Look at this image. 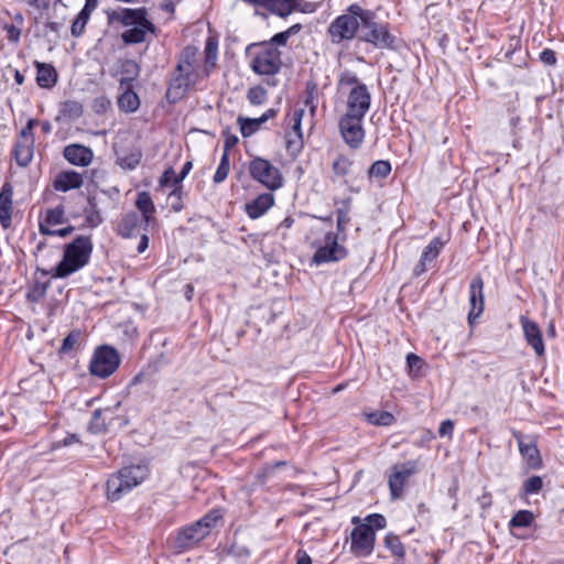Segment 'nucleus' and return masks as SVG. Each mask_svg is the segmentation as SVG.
I'll return each mask as SVG.
<instances>
[{"label": "nucleus", "instance_id": "nucleus-29", "mask_svg": "<svg viewBox=\"0 0 564 564\" xmlns=\"http://www.w3.org/2000/svg\"><path fill=\"white\" fill-rule=\"evenodd\" d=\"M36 83L42 88H52L57 82V73L55 68L45 63L35 62Z\"/></svg>", "mask_w": 564, "mask_h": 564}, {"label": "nucleus", "instance_id": "nucleus-39", "mask_svg": "<svg viewBox=\"0 0 564 564\" xmlns=\"http://www.w3.org/2000/svg\"><path fill=\"white\" fill-rule=\"evenodd\" d=\"M384 545L391 551V553L398 557H403L405 555V550L400 541L399 536L389 533L384 538Z\"/></svg>", "mask_w": 564, "mask_h": 564}, {"label": "nucleus", "instance_id": "nucleus-47", "mask_svg": "<svg viewBox=\"0 0 564 564\" xmlns=\"http://www.w3.org/2000/svg\"><path fill=\"white\" fill-rule=\"evenodd\" d=\"M182 186L174 187L169 194V200L171 202V207L175 212H180L182 209Z\"/></svg>", "mask_w": 564, "mask_h": 564}, {"label": "nucleus", "instance_id": "nucleus-60", "mask_svg": "<svg viewBox=\"0 0 564 564\" xmlns=\"http://www.w3.org/2000/svg\"><path fill=\"white\" fill-rule=\"evenodd\" d=\"M74 230V227L68 226L62 229H52L51 232H46L45 235L48 236H59V237H66Z\"/></svg>", "mask_w": 564, "mask_h": 564}, {"label": "nucleus", "instance_id": "nucleus-4", "mask_svg": "<svg viewBox=\"0 0 564 564\" xmlns=\"http://www.w3.org/2000/svg\"><path fill=\"white\" fill-rule=\"evenodd\" d=\"M367 10L358 4H351L345 13L337 17L328 26V34L333 43L352 40L358 36Z\"/></svg>", "mask_w": 564, "mask_h": 564}, {"label": "nucleus", "instance_id": "nucleus-35", "mask_svg": "<svg viewBox=\"0 0 564 564\" xmlns=\"http://www.w3.org/2000/svg\"><path fill=\"white\" fill-rule=\"evenodd\" d=\"M119 108L126 112H133L140 106L138 95L132 90H126L118 99Z\"/></svg>", "mask_w": 564, "mask_h": 564}, {"label": "nucleus", "instance_id": "nucleus-1", "mask_svg": "<svg viewBox=\"0 0 564 564\" xmlns=\"http://www.w3.org/2000/svg\"><path fill=\"white\" fill-rule=\"evenodd\" d=\"M109 25L126 28L121 40L126 44H139L147 40L148 33H154V24L147 18L145 8H117L106 11Z\"/></svg>", "mask_w": 564, "mask_h": 564}, {"label": "nucleus", "instance_id": "nucleus-30", "mask_svg": "<svg viewBox=\"0 0 564 564\" xmlns=\"http://www.w3.org/2000/svg\"><path fill=\"white\" fill-rule=\"evenodd\" d=\"M135 206L142 214L144 230H147V227L154 220L153 215L155 213V206L150 194L148 192H140L135 200Z\"/></svg>", "mask_w": 564, "mask_h": 564}, {"label": "nucleus", "instance_id": "nucleus-21", "mask_svg": "<svg viewBox=\"0 0 564 564\" xmlns=\"http://www.w3.org/2000/svg\"><path fill=\"white\" fill-rule=\"evenodd\" d=\"M63 154L70 164L77 166H88L94 158L90 148L77 143L65 147Z\"/></svg>", "mask_w": 564, "mask_h": 564}, {"label": "nucleus", "instance_id": "nucleus-17", "mask_svg": "<svg viewBox=\"0 0 564 564\" xmlns=\"http://www.w3.org/2000/svg\"><path fill=\"white\" fill-rule=\"evenodd\" d=\"M304 115V109H295L289 118L290 131L285 134L286 149L290 153H299L303 147V134L301 122Z\"/></svg>", "mask_w": 564, "mask_h": 564}, {"label": "nucleus", "instance_id": "nucleus-63", "mask_svg": "<svg viewBox=\"0 0 564 564\" xmlns=\"http://www.w3.org/2000/svg\"><path fill=\"white\" fill-rule=\"evenodd\" d=\"M293 225V219L290 218V217H286L284 218L280 225H279V228H285V229H289L291 228V226Z\"/></svg>", "mask_w": 564, "mask_h": 564}, {"label": "nucleus", "instance_id": "nucleus-48", "mask_svg": "<svg viewBox=\"0 0 564 564\" xmlns=\"http://www.w3.org/2000/svg\"><path fill=\"white\" fill-rule=\"evenodd\" d=\"M3 31L7 39L12 43H18L21 36V28L14 24H4Z\"/></svg>", "mask_w": 564, "mask_h": 564}, {"label": "nucleus", "instance_id": "nucleus-52", "mask_svg": "<svg viewBox=\"0 0 564 564\" xmlns=\"http://www.w3.org/2000/svg\"><path fill=\"white\" fill-rule=\"evenodd\" d=\"M453 432H454V422L452 420H445L441 423L440 429H438V434L442 437L447 436V437L452 438Z\"/></svg>", "mask_w": 564, "mask_h": 564}, {"label": "nucleus", "instance_id": "nucleus-49", "mask_svg": "<svg viewBox=\"0 0 564 564\" xmlns=\"http://www.w3.org/2000/svg\"><path fill=\"white\" fill-rule=\"evenodd\" d=\"M423 364V360L415 354H409L406 356V365L410 372H417L422 368Z\"/></svg>", "mask_w": 564, "mask_h": 564}, {"label": "nucleus", "instance_id": "nucleus-10", "mask_svg": "<svg viewBox=\"0 0 564 564\" xmlns=\"http://www.w3.org/2000/svg\"><path fill=\"white\" fill-rule=\"evenodd\" d=\"M359 40L371 43L378 48H390L394 43V36L390 34L384 25L375 21L373 13L369 10L366 12Z\"/></svg>", "mask_w": 564, "mask_h": 564}, {"label": "nucleus", "instance_id": "nucleus-59", "mask_svg": "<svg viewBox=\"0 0 564 564\" xmlns=\"http://www.w3.org/2000/svg\"><path fill=\"white\" fill-rule=\"evenodd\" d=\"M296 564H312L311 556L303 550L296 552Z\"/></svg>", "mask_w": 564, "mask_h": 564}, {"label": "nucleus", "instance_id": "nucleus-12", "mask_svg": "<svg viewBox=\"0 0 564 564\" xmlns=\"http://www.w3.org/2000/svg\"><path fill=\"white\" fill-rule=\"evenodd\" d=\"M246 4L253 7L257 11L259 8H265L272 13L280 17H286L294 10L302 12L313 11L310 4L302 6V0H241Z\"/></svg>", "mask_w": 564, "mask_h": 564}, {"label": "nucleus", "instance_id": "nucleus-51", "mask_svg": "<svg viewBox=\"0 0 564 564\" xmlns=\"http://www.w3.org/2000/svg\"><path fill=\"white\" fill-rule=\"evenodd\" d=\"M174 177H177V175L175 174L174 170L173 169H167L161 180H160V185L162 187H165V186H173V187H176V186H182L181 184H175L174 183Z\"/></svg>", "mask_w": 564, "mask_h": 564}, {"label": "nucleus", "instance_id": "nucleus-57", "mask_svg": "<svg viewBox=\"0 0 564 564\" xmlns=\"http://www.w3.org/2000/svg\"><path fill=\"white\" fill-rule=\"evenodd\" d=\"M289 39L290 37H289L288 33H285V31H283V32L275 34L267 43H272V45L276 47V45H285Z\"/></svg>", "mask_w": 564, "mask_h": 564}, {"label": "nucleus", "instance_id": "nucleus-7", "mask_svg": "<svg viewBox=\"0 0 564 564\" xmlns=\"http://www.w3.org/2000/svg\"><path fill=\"white\" fill-rule=\"evenodd\" d=\"M218 511H212L200 520L184 527L175 536L174 547L180 552L197 545L210 532V529L220 519Z\"/></svg>", "mask_w": 564, "mask_h": 564}, {"label": "nucleus", "instance_id": "nucleus-41", "mask_svg": "<svg viewBox=\"0 0 564 564\" xmlns=\"http://www.w3.org/2000/svg\"><path fill=\"white\" fill-rule=\"evenodd\" d=\"M391 172V164L388 161H376L369 169L370 177L384 178Z\"/></svg>", "mask_w": 564, "mask_h": 564}, {"label": "nucleus", "instance_id": "nucleus-37", "mask_svg": "<svg viewBox=\"0 0 564 564\" xmlns=\"http://www.w3.org/2000/svg\"><path fill=\"white\" fill-rule=\"evenodd\" d=\"M230 171L229 154L227 150L224 151L219 165L214 174V183L219 184L226 180Z\"/></svg>", "mask_w": 564, "mask_h": 564}, {"label": "nucleus", "instance_id": "nucleus-8", "mask_svg": "<svg viewBox=\"0 0 564 564\" xmlns=\"http://www.w3.org/2000/svg\"><path fill=\"white\" fill-rule=\"evenodd\" d=\"M120 365L118 351L108 345L99 346L95 349L89 362V371L98 378H108Z\"/></svg>", "mask_w": 564, "mask_h": 564}, {"label": "nucleus", "instance_id": "nucleus-5", "mask_svg": "<svg viewBox=\"0 0 564 564\" xmlns=\"http://www.w3.org/2000/svg\"><path fill=\"white\" fill-rule=\"evenodd\" d=\"M144 465L124 467L111 475L107 481V497L111 501L120 500L127 492L139 486L148 477Z\"/></svg>", "mask_w": 564, "mask_h": 564}, {"label": "nucleus", "instance_id": "nucleus-11", "mask_svg": "<svg viewBox=\"0 0 564 564\" xmlns=\"http://www.w3.org/2000/svg\"><path fill=\"white\" fill-rule=\"evenodd\" d=\"M249 172L253 180L269 189H278L283 184V177L279 169L262 158H256L250 162Z\"/></svg>", "mask_w": 564, "mask_h": 564}, {"label": "nucleus", "instance_id": "nucleus-46", "mask_svg": "<svg viewBox=\"0 0 564 564\" xmlns=\"http://www.w3.org/2000/svg\"><path fill=\"white\" fill-rule=\"evenodd\" d=\"M82 337V333L78 329L72 330L66 338L63 340V345L61 347L62 352H67L72 350L79 341Z\"/></svg>", "mask_w": 564, "mask_h": 564}, {"label": "nucleus", "instance_id": "nucleus-19", "mask_svg": "<svg viewBox=\"0 0 564 564\" xmlns=\"http://www.w3.org/2000/svg\"><path fill=\"white\" fill-rule=\"evenodd\" d=\"M469 304L470 310L468 321L471 324L475 318H478L484 312V281L477 275L469 285Z\"/></svg>", "mask_w": 564, "mask_h": 564}, {"label": "nucleus", "instance_id": "nucleus-58", "mask_svg": "<svg viewBox=\"0 0 564 564\" xmlns=\"http://www.w3.org/2000/svg\"><path fill=\"white\" fill-rule=\"evenodd\" d=\"M193 167V163L191 161H187L184 163L180 174L177 175V177H174V183L175 184H181V182L187 176V174L191 172Z\"/></svg>", "mask_w": 564, "mask_h": 564}, {"label": "nucleus", "instance_id": "nucleus-62", "mask_svg": "<svg viewBox=\"0 0 564 564\" xmlns=\"http://www.w3.org/2000/svg\"><path fill=\"white\" fill-rule=\"evenodd\" d=\"M13 73H14V80H15V83L18 85H22L24 83V79H25L24 75L20 70H18V69H14Z\"/></svg>", "mask_w": 564, "mask_h": 564}, {"label": "nucleus", "instance_id": "nucleus-28", "mask_svg": "<svg viewBox=\"0 0 564 564\" xmlns=\"http://www.w3.org/2000/svg\"><path fill=\"white\" fill-rule=\"evenodd\" d=\"M65 221L64 207L58 205L54 208L47 209L43 219L40 220L41 234L51 232L52 227L61 225Z\"/></svg>", "mask_w": 564, "mask_h": 564}, {"label": "nucleus", "instance_id": "nucleus-15", "mask_svg": "<svg viewBox=\"0 0 564 564\" xmlns=\"http://www.w3.org/2000/svg\"><path fill=\"white\" fill-rule=\"evenodd\" d=\"M371 105V94L367 86H356L347 91L346 115H356L364 117L369 111Z\"/></svg>", "mask_w": 564, "mask_h": 564}, {"label": "nucleus", "instance_id": "nucleus-31", "mask_svg": "<svg viewBox=\"0 0 564 564\" xmlns=\"http://www.w3.org/2000/svg\"><path fill=\"white\" fill-rule=\"evenodd\" d=\"M34 152V140L18 138L14 147V155L19 165L26 166Z\"/></svg>", "mask_w": 564, "mask_h": 564}, {"label": "nucleus", "instance_id": "nucleus-26", "mask_svg": "<svg viewBox=\"0 0 564 564\" xmlns=\"http://www.w3.org/2000/svg\"><path fill=\"white\" fill-rule=\"evenodd\" d=\"M275 116L274 109L267 110L261 117L259 118H238V123L240 126V131L243 137H250L256 131L259 130L262 123H264L267 120Z\"/></svg>", "mask_w": 564, "mask_h": 564}, {"label": "nucleus", "instance_id": "nucleus-27", "mask_svg": "<svg viewBox=\"0 0 564 564\" xmlns=\"http://www.w3.org/2000/svg\"><path fill=\"white\" fill-rule=\"evenodd\" d=\"M113 419V411L110 408L107 409H98L94 411L90 423L89 431L95 434L105 433L108 430L110 421Z\"/></svg>", "mask_w": 564, "mask_h": 564}, {"label": "nucleus", "instance_id": "nucleus-45", "mask_svg": "<svg viewBox=\"0 0 564 564\" xmlns=\"http://www.w3.org/2000/svg\"><path fill=\"white\" fill-rule=\"evenodd\" d=\"M542 486V478L540 476H532L523 482V490L527 495H532L539 492Z\"/></svg>", "mask_w": 564, "mask_h": 564}, {"label": "nucleus", "instance_id": "nucleus-44", "mask_svg": "<svg viewBox=\"0 0 564 564\" xmlns=\"http://www.w3.org/2000/svg\"><path fill=\"white\" fill-rule=\"evenodd\" d=\"M339 85L343 89H347V91L350 88H355L356 86H366L365 84L360 83L358 77L349 72H345L340 75L339 78Z\"/></svg>", "mask_w": 564, "mask_h": 564}, {"label": "nucleus", "instance_id": "nucleus-40", "mask_svg": "<svg viewBox=\"0 0 564 564\" xmlns=\"http://www.w3.org/2000/svg\"><path fill=\"white\" fill-rule=\"evenodd\" d=\"M394 417L390 412L378 411L368 414V422L378 426H389L393 423Z\"/></svg>", "mask_w": 564, "mask_h": 564}, {"label": "nucleus", "instance_id": "nucleus-32", "mask_svg": "<svg viewBox=\"0 0 564 564\" xmlns=\"http://www.w3.org/2000/svg\"><path fill=\"white\" fill-rule=\"evenodd\" d=\"M141 219L137 213L124 215L118 224L117 232L123 238H131L137 235Z\"/></svg>", "mask_w": 564, "mask_h": 564}, {"label": "nucleus", "instance_id": "nucleus-50", "mask_svg": "<svg viewBox=\"0 0 564 564\" xmlns=\"http://www.w3.org/2000/svg\"><path fill=\"white\" fill-rule=\"evenodd\" d=\"M368 523L367 525H370L372 529H383L387 525V520L383 516L373 513L367 517Z\"/></svg>", "mask_w": 564, "mask_h": 564}, {"label": "nucleus", "instance_id": "nucleus-61", "mask_svg": "<svg viewBox=\"0 0 564 564\" xmlns=\"http://www.w3.org/2000/svg\"><path fill=\"white\" fill-rule=\"evenodd\" d=\"M149 246V237L148 235L144 232L141 235V238H140V241H139V245L137 247V250L139 253H142L147 250Z\"/></svg>", "mask_w": 564, "mask_h": 564}, {"label": "nucleus", "instance_id": "nucleus-55", "mask_svg": "<svg viewBox=\"0 0 564 564\" xmlns=\"http://www.w3.org/2000/svg\"><path fill=\"white\" fill-rule=\"evenodd\" d=\"M35 123L36 121L34 119H30L26 126L21 130L19 138L34 140L33 128Z\"/></svg>", "mask_w": 564, "mask_h": 564}, {"label": "nucleus", "instance_id": "nucleus-64", "mask_svg": "<svg viewBox=\"0 0 564 564\" xmlns=\"http://www.w3.org/2000/svg\"><path fill=\"white\" fill-rule=\"evenodd\" d=\"M300 30H301V25L300 24H295V25H292L291 28H289L285 31V33H288V35L290 37L291 35L296 34Z\"/></svg>", "mask_w": 564, "mask_h": 564}, {"label": "nucleus", "instance_id": "nucleus-22", "mask_svg": "<svg viewBox=\"0 0 564 564\" xmlns=\"http://www.w3.org/2000/svg\"><path fill=\"white\" fill-rule=\"evenodd\" d=\"M13 187L10 183H4L0 191V223L7 229L11 226L13 209Z\"/></svg>", "mask_w": 564, "mask_h": 564}, {"label": "nucleus", "instance_id": "nucleus-53", "mask_svg": "<svg viewBox=\"0 0 564 564\" xmlns=\"http://www.w3.org/2000/svg\"><path fill=\"white\" fill-rule=\"evenodd\" d=\"M86 221L90 227H97L101 224L102 218L99 214V212L91 209L86 212Z\"/></svg>", "mask_w": 564, "mask_h": 564}, {"label": "nucleus", "instance_id": "nucleus-24", "mask_svg": "<svg viewBox=\"0 0 564 564\" xmlns=\"http://www.w3.org/2000/svg\"><path fill=\"white\" fill-rule=\"evenodd\" d=\"M443 247L444 242L440 238L432 239L424 249L421 259L414 269V273L420 275L425 272L427 263L434 261L437 258Z\"/></svg>", "mask_w": 564, "mask_h": 564}, {"label": "nucleus", "instance_id": "nucleus-38", "mask_svg": "<svg viewBox=\"0 0 564 564\" xmlns=\"http://www.w3.org/2000/svg\"><path fill=\"white\" fill-rule=\"evenodd\" d=\"M217 58V43L213 39H208L205 44V63L206 68L204 75H208L209 67L215 65Z\"/></svg>", "mask_w": 564, "mask_h": 564}, {"label": "nucleus", "instance_id": "nucleus-33", "mask_svg": "<svg viewBox=\"0 0 564 564\" xmlns=\"http://www.w3.org/2000/svg\"><path fill=\"white\" fill-rule=\"evenodd\" d=\"M115 151L117 155V163L124 170H133L135 169L141 160V152L138 149L131 150L130 152H126L115 145Z\"/></svg>", "mask_w": 564, "mask_h": 564}, {"label": "nucleus", "instance_id": "nucleus-25", "mask_svg": "<svg viewBox=\"0 0 564 564\" xmlns=\"http://www.w3.org/2000/svg\"><path fill=\"white\" fill-rule=\"evenodd\" d=\"M274 203V197L270 193L259 195L246 206L247 214L250 218L257 219L261 217Z\"/></svg>", "mask_w": 564, "mask_h": 564}, {"label": "nucleus", "instance_id": "nucleus-3", "mask_svg": "<svg viewBox=\"0 0 564 564\" xmlns=\"http://www.w3.org/2000/svg\"><path fill=\"white\" fill-rule=\"evenodd\" d=\"M200 77L198 50L194 46H186L181 53L176 75L171 82L167 96L181 97L196 85Z\"/></svg>", "mask_w": 564, "mask_h": 564}, {"label": "nucleus", "instance_id": "nucleus-9", "mask_svg": "<svg viewBox=\"0 0 564 564\" xmlns=\"http://www.w3.org/2000/svg\"><path fill=\"white\" fill-rule=\"evenodd\" d=\"M313 247L316 251L312 262L316 265L339 261L347 254L346 249L338 243L337 235L332 231L325 232L322 240L314 241Z\"/></svg>", "mask_w": 564, "mask_h": 564}, {"label": "nucleus", "instance_id": "nucleus-54", "mask_svg": "<svg viewBox=\"0 0 564 564\" xmlns=\"http://www.w3.org/2000/svg\"><path fill=\"white\" fill-rule=\"evenodd\" d=\"M540 59L545 65H554L556 63L555 52L550 48H545L544 51L541 52Z\"/></svg>", "mask_w": 564, "mask_h": 564}, {"label": "nucleus", "instance_id": "nucleus-23", "mask_svg": "<svg viewBox=\"0 0 564 564\" xmlns=\"http://www.w3.org/2000/svg\"><path fill=\"white\" fill-rule=\"evenodd\" d=\"M84 183L83 175L76 171H63L54 180L53 186L56 191L67 192L79 188Z\"/></svg>", "mask_w": 564, "mask_h": 564}, {"label": "nucleus", "instance_id": "nucleus-2", "mask_svg": "<svg viewBox=\"0 0 564 564\" xmlns=\"http://www.w3.org/2000/svg\"><path fill=\"white\" fill-rule=\"evenodd\" d=\"M94 249L91 236L83 235L66 243L63 258L52 271V278L65 279L85 268Z\"/></svg>", "mask_w": 564, "mask_h": 564}, {"label": "nucleus", "instance_id": "nucleus-13", "mask_svg": "<svg viewBox=\"0 0 564 564\" xmlns=\"http://www.w3.org/2000/svg\"><path fill=\"white\" fill-rule=\"evenodd\" d=\"M364 117L344 113L339 120V130L343 139L350 148H358L365 139Z\"/></svg>", "mask_w": 564, "mask_h": 564}, {"label": "nucleus", "instance_id": "nucleus-43", "mask_svg": "<svg viewBox=\"0 0 564 564\" xmlns=\"http://www.w3.org/2000/svg\"><path fill=\"white\" fill-rule=\"evenodd\" d=\"M247 97L250 104L262 105L267 99V90L261 86H256L248 90Z\"/></svg>", "mask_w": 564, "mask_h": 564}, {"label": "nucleus", "instance_id": "nucleus-42", "mask_svg": "<svg viewBox=\"0 0 564 564\" xmlns=\"http://www.w3.org/2000/svg\"><path fill=\"white\" fill-rule=\"evenodd\" d=\"M352 162L344 155H339L333 163V171L337 176H345L350 173Z\"/></svg>", "mask_w": 564, "mask_h": 564}, {"label": "nucleus", "instance_id": "nucleus-20", "mask_svg": "<svg viewBox=\"0 0 564 564\" xmlns=\"http://www.w3.org/2000/svg\"><path fill=\"white\" fill-rule=\"evenodd\" d=\"M520 323L528 344L534 349L538 356H543L545 348L538 324L525 316L520 317Z\"/></svg>", "mask_w": 564, "mask_h": 564}, {"label": "nucleus", "instance_id": "nucleus-34", "mask_svg": "<svg viewBox=\"0 0 564 564\" xmlns=\"http://www.w3.org/2000/svg\"><path fill=\"white\" fill-rule=\"evenodd\" d=\"M95 10L94 1L85 4L80 12L77 14L70 26V33L73 36H80L85 30L87 22L90 19L93 11Z\"/></svg>", "mask_w": 564, "mask_h": 564}, {"label": "nucleus", "instance_id": "nucleus-18", "mask_svg": "<svg viewBox=\"0 0 564 564\" xmlns=\"http://www.w3.org/2000/svg\"><path fill=\"white\" fill-rule=\"evenodd\" d=\"M519 451L531 469H538L542 465V458L538 449L536 441L531 436H524L521 433L514 434Z\"/></svg>", "mask_w": 564, "mask_h": 564}, {"label": "nucleus", "instance_id": "nucleus-16", "mask_svg": "<svg viewBox=\"0 0 564 564\" xmlns=\"http://www.w3.org/2000/svg\"><path fill=\"white\" fill-rule=\"evenodd\" d=\"M376 534L370 525L358 524L351 532L350 550L357 556H368L373 551Z\"/></svg>", "mask_w": 564, "mask_h": 564}, {"label": "nucleus", "instance_id": "nucleus-56", "mask_svg": "<svg viewBox=\"0 0 564 564\" xmlns=\"http://www.w3.org/2000/svg\"><path fill=\"white\" fill-rule=\"evenodd\" d=\"M348 223H349L348 214L346 212H344V210H338V214H337V229H338V231H344L345 227L347 226Z\"/></svg>", "mask_w": 564, "mask_h": 564}, {"label": "nucleus", "instance_id": "nucleus-36", "mask_svg": "<svg viewBox=\"0 0 564 564\" xmlns=\"http://www.w3.org/2000/svg\"><path fill=\"white\" fill-rule=\"evenodd\" d=\"M534 521L533 512L529 510L518 511L509 522L510 528H528Z\"/></svg>", "mask_w": 564, "mask_h": 564}, {"label": "nucleus", "instance_id": "nucleus-6", "mask_svg": "<svg viewBox=\"0 0 564 564\" xmlns=\"http://www.w3.org/2000/svg\"><path fill=\"white\" fill-rule=\"evenodd\" d=\"M247 52L251 69L262 76L275 75L282 65L281 52L272 43H252Z\"/></svg>", "mask_w": 564, "mask_h": 564}, {"label": "nucleus", "instance_id": "nucleus-14", "mask_svg": "<svg viewBox=\"0 0 564 564\" xmlns=\"http://www.w3.org/2000/svg\"><path fill=\"white\" fill-rule=\"evenodd\" d=\"M416 470L417 464L414 460L395 464L392 467L389 476V488L393 499L401 498L406 481Z\"/></svg>", "mask_w": 564, "mask_h": 564}]
</instances>
